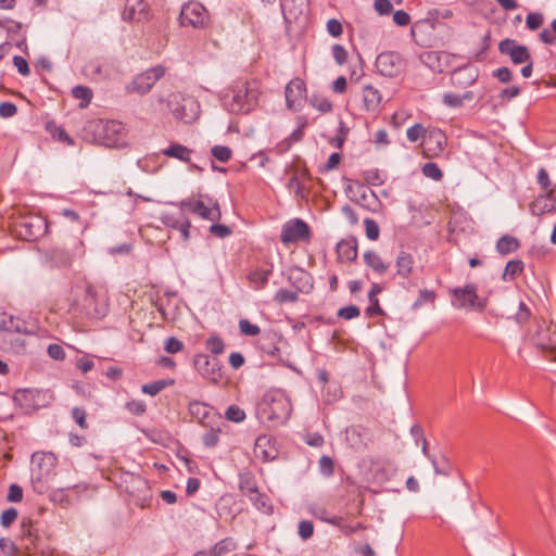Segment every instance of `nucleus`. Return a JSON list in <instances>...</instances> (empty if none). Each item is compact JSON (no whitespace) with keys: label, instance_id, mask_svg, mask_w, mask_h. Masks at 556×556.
I'll list each match as a JSON object with an SVG mask.
<instances>
[{"label":"nucleus","instance_id":"obj_1","mask_svg":"<svg viewBox=\"0 0 556 556\" xmlns=\"http://www.w3.org/2000/svg\"><path fill=\"white\" fill-rule=\"evenodd\" d=\"M262 94L256 80L235 81L223 97V106L230 113L248 114L258 105Z\"/></svg>","mask_w":556,"mask_h":556},{"label":"nucleus","instance_id":"obj_2","mask_svg":"<svg viewBox=\"0 0 556 556\" xmlns=\"http://www.w3.org/2000/svg\"><path fill=\"white\" fill-rule=\"evenodd\" d=\"M72 292L74 294L72 309L92 319H100L106 315L109 302L105 292L101 288L84 283V286L73 288Z\"/></svg>","mask_w":556,"mask_h":556},{"label":"nucleus","instance_id":"obj_3","mask_svg":"<svg viewBox=\"0 0 556 556\" xmlns=\"http://www.w3.org/2000/svg\"><path fill=\"white\" fill-rule=\"evenodd\" d=\"M292 413V404L285 391L271 389L264 393L257 404V417L271 426L286 424Z\"/></svg>","mask_w":556,"mask_h":556},{"label":"nucleus","instance_id":"obj_4","mask_svg":"<svg viewBox=\"0 0 556 556\" xmlns=\"http://www.w3.org/2000/svg\"><path fill=\"white\" fill-rule=\"evenodd\" d=\"M181 212H190L198 215L202 219L216 223L222 218V211L219 203L208 194H198L197 197H189L180 202H172Z\"/></svg>","mask_w":556,"mask_h":556},{"label":"nucleus","instance_id":"obj_5","mask_svg":"<svg viewBox=\"0 0 556 556\" xmlns=\"http://www.w3.org/2000/svg\"><path fill=\"white\" fill-rule=\"evenodd\" d=\"M31 484L34 490L43 494L49 489L50 480L56 466V457L52 453H35L31 457Z\"/></svg>","mask_w":556,"mask_h":556},{"label":"nucleus","instance_id":"obj_6","mask_svg":"<svg viewBox=\"0 0 556 556\" xmlns=\"http://www.w3.org/2000/svg\"><path fill=\"white\" fill-rule=\"evenodd\" d=\"M85 255V244L81 239L75 238L65 243L64 247H56L47 253V265L50 268H68L74 261Z\"/></svg>","mask_w":556,"mask_h":556},{"label":"nucleus","instance_id":"obj_7","mask_svg":"<svg viewBox=\"0 0 556 556\" xmlns=\"http://www.w3.org/2000/svg\"><path fill=\"white\" fill-rule=\"evenodd\" d=\"M167 105L170 109L174 117L184 122L185 124H191L199 117L200 104L191 96L184 94L181 92H173L169 94Z\"/></svg>","mask_w":556,"mask_h":556},{"label":"nucleus","instance_id":"obj_8","mask_svg":"<svg viewBox=\"0 0 556 556\" xmlns=\"http://www.w3.org/2000/svg\"><path fill=\"white\" fill-rule=\"evenodd\" d=\"M47 230L46 218L36 214L21 216L13 224V232L25 241H36L43 237Z\"/></svg>","mask_w":556,"mask_h":556},{"label":"nucleus","instance_id":"obj_9","mask_svg":"<svg viewBox=\"0 0 556 556\" xmlns=\"http://www.w3.org/2000/svg\"><path fill=\"white\" fill-rule=\"evenodd\" d=\"M178 22L181 27L204 29L211 24V15L201 2L191 0L182 4Z\"/></svg>","mask_w":556,"mask_h":556},{"label":"nucleus","instance_id":"obj_10","mask_svg":"<svg viewBox=\"0 0 556 556\" xmlns=\"http://www.w3.org/2000/svg\"><path fill=\"white\" fill-rule=\"evenodd\" d=\"M193 365L197 371L210 382L217 384L223 381V365L216 357L199 353L194 356Z\"/></svg>","mask_w":556,"mask_h":556},{"label":"nucleus","instance_id":"obj_11","mask_svg":"<svg viewBox=\"0 0 556 556\" xmlns=\"http://www.w3.org/2000/svg\"><path fill=\"white\" fill-rule=\"evenodd\" d=\"M165 67L162 65L153 66L143 73L138 74L132 81L126 86L127 92H136L138 94L148 93L157 80L165 75Z\"/></svg>","mask_w":556,"mask_h":556},{"label":"nucleus","instance_id":"obj_12","mask_svg":"<svg viewBox=\"0 0 556 556\" xmlns=\"http://www.w3.org/2000/svg\"><path fill=\"white\" fill-rule=\"evenodd\" d=\"M451 292L454 298L453 305L457 308L476 311H483L485 308V302L479 299L477 287L472 283H468L463 288H455Z\"/></svg>","mask_w":556,"mask_h":556},{"label":"nucleus","instance_id":"obj_13","mask_svg":"<svg viewBox=\"0 0 556 556\" xmlns=\"http://www.w3.org/2000/svg\"><path fill=\"white\" fill-rule=\"evenodd\" d=\"M375 65L380 75L396 77L403 72L405 64L400 53L387 51L377 56Z\"/></svg>","mask_w":556,"mask_h":556},{"label":"nucleus","instance_id":"obj_14","mask_svg":"<svg viewBox=\"0 0 556 556\" xmlns=\"http://www.w3.org/2000/svg\"><path fill=\"white\" fill-rule=\"evenodd\" d=\"M309 238V227L303 219L293 218L282 226L280 239L286 245L298 241H308Z\"/></svg>","mask_w":556,"mask_h":556},{"label":"nucleus","instance_id":"obj_15","mask_svg":"<svg viewBox=\"0 0 556 556\" xmlns=\"http://www.w3.org/2000/svg\"><path fill=\"white\" fill-rule=\"evenodd\" d=\"M498 51L501 54L509 56L515 65L523 64L532 58L526 46L519 45L515 39L509 38L500 41Z\"/></svg>","mask_w":556,"mask_h":556},{"label":"nucleus","instance_id":"obj_16","mask_svg":"<svg viewBox=\"0 0 556 556\" xmlns=\"http://www.w3.org/2000/svg\"><path fill=\"white\" fill-rule=\"evenodd\" d=\"M285 96L288 109L299 111L306 100L305 83L301 78L290 80L286 86Z\"/></svg>","mask_w":556,"mask_h":556},{"label":"nucleus","instance_id":"obj_17","mask_svg":"<svg viewBox=\"0 0 556 556\" xmlns=\"http://www.w3.org/2000/svg\"><path fill=\"white\" fill-rule=\"evenodd\" d=\"M446 146V137L440 129L428 131L422 141V153L425 157L432 159L439 156Z\"/></svg>","mask_w":556,"mask_h":556},{"label":"nucleus","instance_id":"obj_18","mask_svg":"<svg viewBox=\"0 0 556 556\" xmlns=\"http://www.w3.org/2000/svg\"><path fill=\"white\" fill-rule=\"evenodd\" d=\"M531 341L540 350H553L556 346V333L552 331L551 325L542 320L536 324Z\"/></svg>","mask_w":556,"mask_h":556},{"label":"nucleus","instance_id":"obj_19","mask_svg":"<svg viewBox=\"0 0 556 556\" xmlns=\"http://www.w3.org/2000/svg\"><path fill=\"white\" fill-rule=\"evenodd\" d=\"M124 4L123 20L141 22L148 18V4L144 0H121Z\"/></svg>","mask_w":556,"mask_h":556},{"label":"nucleus","instance_id":"obj_20","mask_svg":"<svg viewBox=\"0 0 556 556\" xmlns=\"http://www.w3.org/2000/svg\"><path fill=\"white\" fill-rule=\"evenodd\" d=\"M253 452L255 457L263 462L274 460L278 455L275 441L267 434L257 437Z\"/></svg>","mask_w":556,"mask_h":556},{"label":"nucleus","instance_id":"obj_21","mask_svg":"<svg viewBox=\"0 0 556 556\" xmlns=\"http://www.w3.org/2000/svg\"><path fill=\"white\" fill-rule=\"evenodd\" d=\"M188 409L190 415L203 426H208L214 418L219 419L212 407L199 401L191 402Z\"/></svg>","mask_w":556,"mask_h":556},{"label":"nucleus","instance_id":"obj_22","mask_svg":"<svg viewBox=\"0 0 556 556\" xmlns=\"http://www.w3.org/2000/svg\"><path fill=\"white\" fill-rule=\"evenodd\" d=\"M309 179V174L306 169L295 172L287 184V188L290 192L299 199H305L307 191L305 189V181Z\"/></svg>","mask_w":556,"mask_h":556},{"label":"nucleus","instance_id":"obj_23","mask_svg":"<svg viewBox=\"0 0 556 556\" xmlns=\"http://www.w3.org/2000/svg\"><path fill=\"white\" fill-rule=\"evenodd\" d=\"M362 98H363L364 109L367 112H378L379 111L382 97H381L380 91L376 87H374L371 85L364 86L363 90H362Z\"/></svg>","mask_w":556,"mask_h":556},{"label":"nucleus","instance_id":"obj_24","mask_svg":"<svg viewBox=\"0 0 556 556\" xmlns=\"http://www.w3.org/2000/svg\"><path fill=\"white\" fill-rule=\"evenodd\" d=\"M173 298H176L175 291H166L164 296L159 299L155 303V307L157 312L161 314L162 318L166 321H173L177 316V306H170V301Z\"/></svg>","mask_w":556,"mask_h":556},{"label":"nucleus","instance_id":"obj_25","mask_svg":"<svg viewBox=\"0 0 556 556\" xmlns=\"http://www.w3.org/2000/svg\"><path fill=\"white\" fill-rule=\"evenodd\" d=\"M414 264L413 255L408 252L401 251L395 261L396 275L403 279L409 278L414 270Z\"/></svg>","mask_w":556,"mask_h":556},{"label":"nucleus","instance_id":"obj_26","mask_svg":"<svg viewBox=\"0 0 556 556\" xmlns=\"http://www.w3.org/2000/svg\"><path fill=\"white\" fill-rule=\"evenodd\" d=\"M162 154L167 157L188 163L190 162L192 150L184 144L173 142L167 148L162 150Z\"/></svg>","mask_w":556,"mask_h":556},{"label":"nucleus","instance_id":"obj_27","mask_svg":"<svg viewBox=\"0 0 556 556\" xmlns=\"http://www.w3.org/2000/svg\"><path fill=\"white\" fill-rule=\"evenodd\" d=\"M338 257L344 262L355 261L357 257V243L354 239L341 240L337 244Z\"/></svg>","mask_w":556,"mask_h":556},{"label":"nucleus","instance_id":"obj_28","mask_svg":"<svg viewBox=\"0 0 556 556\" xmlns=\"http://www.w3.org/2000/svg\"><path fill=\"white\" fill-rule=\"evenodd\" d=\"M271 273H273L271 266L266 267V268L261 267V268H256V269L252 270L248 276L250 285L255 290L264 289L268 283Z\"/></svg>","mask_w":556,"mask_h":556},{"label":"nucleus","instance_id":"obj_29","mask_svg":"<svg viewBox=\"0 0 556 556\" xmlns=\"http://www.w3.org/2000/svg\"><path fill=\"white\" fill-rule=\"evenodd\" d=\"M104 138L106 139L105 144L115 146L118 142V136L124 131V125L117 121H108L102 126Z\"/></svg>","mask_w":556,"mask_h":556},{"label":"nucleus","instance_id":"obj_30","mask_svg":"<svg viewBox=\"0 0 556 556\" xmlns=\"http://www.w3.org/2000/svg\"><path fill=\"white\" fill-rule=\"evenodd\" d=\"M519 248V240L510 235L502 236L496 242V251L503 256L516 252Z\"/></svg>","mask_w":556,"mask_h":556},{"label":"nucleus","instance_id":"obj_31","mask_svg":"<svg viewBox=\"0 0 556 556\" xmlns=\"http://www.w3.org/2000/svg\"><path fill=\"white\" fill-rule=\"evenodd\" d=\"M364 262L378 275L386 274L389 268L388 264H386L381 256L375 251H367L364 254Z\"/></svg>","mask_w":556,"mask_h":556},{"label":"nucleus","instance_id":"obj_32","mask_svg":"<svg viewBox=\"0 0 556 556\" xmlns=\"http://www.w3.org/2000/svg\"><path fill=\"white\" fill-rule=\"evenodd\" d=\"M253 493L254 494L248 496L253 506L263 514H271L273 505L269 497L266 494L261 493L258 489Z\"/></svg>","mask_w":556,"mask_h":556},{"label":"nucleus","instance_id":"obj_33","mask_svg":"<svg viewBox=\"0 0 556 556\" xmlns=\"http://www.w3.org/2000/svg\"><path fill=\"white\" fill-rule=\"evenodd\" d=\"M396 472V467L393 463L387 462L379 464L374 469V477L379 482L390 480Z\"/></svg>","mask_w":556,"mask_h":556},{"label":"nucleus","instance_id":"obj_34","mask_svg":"<svg viewBox=\"0 0 556 556\" xmlns=\"http://www.w3.org/2000/svg\"><path fill=\"white\" fill-rule=\"evenodd\" d=\"M523 268L525 264L521 260H511L507 262L502 279L504 281H511L523 271Z\"/></svg>","mask_w":556,"mask_h":556},{"label":"nucleus","instance_id":"obj_35","mask_svg":"<svg viewBox=\"0 0 556 556\" xmlns=\"http://www.w3.org/2000/svg\"><path fill=\"white\" fill-rule=\"evenodd\" d=\"M257 489V482L251 473L245 472L240 475L239 490L242 493V495L248 497L249 495L254 494L253 492H255Z\"/></svg>","mask_w":556,"mask_h":556},{"label":"nucleus","instance_id":"obj_36","mask_svg":"<svg viewBox=\"0 0 556 556\" xmlns=\"http://www.w3.org/2000/svg\"><path fill=\"white\" fill-rule=\"evenodd\" d=\"M237 544L231 538H225L210 548L212 556H225L235 551Z\"/></svg>","mask_w":556,"mask_h":556},{"label":"nucleus","instance_id":"obj_37","mask_svg":"<svg viewBox=\"0 0 556 556\" xmlns=\"http://www.w3.org/2000/svg\"><path fill=\"white\" fill-rule=\"evenodd\" d=\"M72 94L75 99L80 100L79 108H87L92 100V90L86 86H76L72 90Z\"/></svg>","mask_w":556,"mask_h":556},{"label":"nucleus","instance_id":"obj_38","mask_svg":"<svg viewBox=\"0 0 556 556\" xmlns=\"http://www.w3.org/2000/svg\"><path fill=\"white\" fill-rule=\"evenodd\" d=\"M188 217L185 216V212L179 213V215L173 214V213H163L161 215V222L163 225L167 228L176 229L178 230L180 225H182V222L186 220Z\"/></svg>","mask_w":556,"mask_h":556},{"label":"nucleus","instance_id":"obj_39","mask_svg":"<svg viewBox=\"0 0 556 556\" xmlns=\"http://www.w3.org/2000/svg\"><path fill=\"white\" fill-rule=\"evenodd\" d=\"M553 210V204L547 202L545 197H538L530 206L531 213L536 216H542Z\"/></svg>","mask_w":556,"mask_h":556},{"label":"nucleus","instance_id":"obj_40","mask_svg":"<svg viewBox=\"0 0 556 556\" xmlns=\"http://www.w3.org/2000/svg\"><path fill=\"white\" fill-rule=\"evenodd\" d=\"M207 427H210V430L203 434L202 442L206 447L213 448L219 442L220 429L218 427H214L212 424Z\"/></svg>","mask_w":556,"mask_h":556},{"label":"nucleus","instance_id":"obj_41","mask_svg":"<svg viewBox=\"0 0 556 556\" xmlns=\"http://www.w3.org/2000/svg\"><path fill=\"white\" fill-rule=\"evenodd\" d=\"M205 348L213 354V355H220L225 351V342L222 339V337L214 334L211 336L205 341Z\"/></svg>","mask_w":556,"mask_h":556},{"label":"nucleus","instance_id":"obj_42","mask_svg":"<svg viewBox=\"0 0 556 556\" xmlns=\"http://www.w3.org/2000/svg\"><path fill=\"white\" fill-rule=\"evenodd\" d=\"M173 381H166V380H157L153 381L151 383H146L141 387V391L144 394H149L151 396H154L159 394L163 389L170 386Z\"/></svg>","mask_w":556,"mask_h":556},{"label":"nucleus","instance_id":"obj_43","mask_svg":"<svg viewBox=\"0 0 556 556\" xmlns=\"http://www.w3.org/2000/svg\"><path fill=\"white\" fill-rule=\"evenodd\" d=\"M311 104L321 113H328L332 110V103L331 101L324 97V96H317L314 94L311 98Z\"/></svg>","mask_w":556,"mask_h":556},{"label":"nucleus","instance_id":"obj_44","mask_svg":"<svg viewBox=\"0 0 556 556\" xmlns=\"http://www.w3.org/2000/svg\"><path fill=\"white\" fill-rule=\"evenodd\" d=\"M421 172L422 174L428 177V178H431L435 181H440L442 178H443V173L442 170L440 169V167L433 163V162H428L426 163L422 168H421Z\"/></svg>","mask_w":556,"mask_h":556},{"label":"nucleus","instance_id":"obj_45","mask_svg":"<svg viewBox=\"0 0 556 556\" xmlns=\"http://www.w3.org/2000/svg\"><path fill=\"white\" fill-rule=\"evenodd\" d=\"M225 417L229 421L241 422L245 419L247 415L241 407L230 405L225 412Z\"/></svg>","mask_w":556,"mask_h":556},{"label":"nucleus","instance_id":"obj_46","mask_svg":"<svg viewBox=\"0 0 556 556\" xmlns=\"http://www.w3.org/2000/svg\"><path fill=\"white\" fill-rule=\"evenodd\" d=\"M427 134L428 131L421 124H415L412 127H409L406 131L407 139L410 142H417L421 138L425 139Z\"/></svg>","mask_w":556,"mask_h":556},{"label":"nucleus","instance_id":"obj_47","mask_svg":"<svg viewBox=\"0 0 556 556\" xmlns=\"http://www.w3.org/2000/svg\"><path fill=\"white\" fill-rule=\"evenodd\" d=\"M239 330L241 334L248 337H255L261 332V329L257 325H254L250 320L244 318L239 320Z\"/></svg>","mask_w":556,"mask_h":556},{"label":"nucleus","instance_id":"obj_48","mask_svg":"<svg viewBox=\"0 0 556 556\" xmlns=\"http://www.w3.org/2000/svg\"><path fill=\"white\" fill-rule=\"evenodd\" d=\"M319 471L325 477H331L334 473V464L331 457L323 455L318 462Z\"/></svg>","mask_w":556,"mask_h":556},{"label":"nucleus","instance_id":"obj_49","mask_svg":"<svg viewBox=\"0 0 556 556\" xmlns=\"http://www.w3.org/2000/svg\"><path fill=\"white\" fill-rule=\"evenodd\" d=\"M435 300V293L431 290H420L419 291V295H418V299L414 302L413 304V309H418L419 307H421L424 304L430 302H434Z\"/></svg>","mask_w":556,"mask_h":556},{"label":"nucleus","instance_id":"obj_50","mask_svg":"<svg viewBox=\"0 0 556 556\" xmlns=\"http://www.w3.org/2000/svg\"><path fill=\"white\" fill-rule=\"evenodd\" d=\"M544 22V16L542 13L532 12L529 13L526 17V25L530 30L539 29Z\"/></svg>","mask_w":556,"mask_h":556},{"label":"nucleus","instance_id":"obj_51","mask_svg":"<svg viewBox=\"0 0 556 556\" xmlns=\"http://www.w3.org/2000/svg\"><path fill=\"white\" fill-rule=\"evenodd\" d=\"M212 155L219 162L226 163L231 159V150L226 146H215L212 148Z\"/></svg>","mask_w":556,"mask_h":556},{"label":"nucleus","instance_id":"obj_52","mask_svg":"<svg viewBox=\"0 0 556 556\" xmlns=\"http://www.w3.org/2000/svg\"><path fill=\"white\" fill-rule=\"evenodd\" d=\"M298 293L287 289H280L275 294V300L278 303H294L298 301Z\"/></svg>","mask_w":556,"mask_h":556},{"label":"nucleus","instance_id":"obj_53","mask_svg":"<svg viewBox=\"0 0 556 556\" xmlns=\"http://www.w3.org/2000/svg\"><path fill=\"white\" fill-rule=\"evenodd\" d=\"M364 225L367 238L372 241L377 240L380 233L379 225L371 218H366Z\"/></svg>","mask_w":556,"mask_h":556},{"label":"nucleus","instance_id":"obj_54","mask_svg":"<svg viewBox=\"0 0 556 556\" xmlns=\"http://www.w3.org/2000/svg\"><path fill=\"white\" fill-rule=\"evenodd\" d=\"M184 348V343L175 337H168L164 343V350L169 354L179 353Z\"/></svg>","mask_w":556,"mask_h":556},{"label":"nucleus","instance_id":"obj_55","mask_svg":"<svg viewBox=\"0 0 556 556\" xmlns=\"http://www.w3.org/2000/svg\"><path fill=\"white\" fill-rule=\"evenodd\" d=\"M359 315H361V309L356 305H349V306H345V307H341L338 311V316L340 318L345 319V320H350V319L356 318Z\"/></svg>","mask_w":556,"mask_h":556},{"label":"nucleus","instance_id":"obj_56","mask_svg":"<svg viewBox=\"0 0 556 556\" xmlns=\"http://www.w3.org/2000/svg\"><path fill=\"white\" fill-rule=\"evenodd\" d=\"M314 534V525L309 520H302L299 522V535L302 540L306 541Z\"/></svg>","mask_w":556,"mask_h":556},{"label":"nucleus","instance_id":"obj_57","mask_svg":"<svg viewBox=\"0 0 556 556\" xmlns=\"http://www.w3.org/2000/svg\"><path fill=\"white\" fill-rule=\"evenodd\" d=\"M443 103L448 108H460L464 104V98H460L459 94L447 92L443 94L442 98Z\"/></svg>","mask_w":556,"mask_h":556},{"label":"nucleus","instance_id":"obj_58","mask_svg":"<svg viewBox=\"0 0 556 556\" xmlns=\"http://www.w3.org/2000/svg\"><path fill=\"white\" fill-rule=\"evenodd\" d=\"M126 408L132 415L140 416V415L144 414V412L147 409V405L141 400H131L126 403Z\"/></svg>","mask_w":556,"mask_h":556},{"label":"nucleus","instance_id":"obj_59","mask_svg":"<svg viewBox=\"0 0 556 556\" xmlns=\"http://www.w3.org/2000/svg\"><path fill=\"white\" fill-rule=\"evenodd\" d=\"M17 518V510L13 507L5 509L1 514L0 522L4 528L10 527Z\"/></svg>","mask_w":556,"mask_h":556},{"label":"nucleus","instance_id":"obj_60","mask_svg":"<svg viewBox=\"0 0 556 556\" xmlns=\"http://www.w3.org/2000/svg\"><path fill=\"white\" fill-rule=\"evenodd\" d=\"M48 355L55 361H63L66 356L62 345L53 343L48 346Z\"/></svg>","mask_w":556,"mask_h":556},{"label":"nucleus","instance_id":"obj_61","mask_svg":"<svg viewBox=\"0 0 556 556\" xmlns=\"http://www.w3.org/2000/svg\"><path fill=\"white\" fill-rule=\"evenodd\" d=\"M210 232L217 238H226L232 233L230 227L222 224H213L210 227Z\"/></svg>","mask_w":556,"mask_h":556},{"label":"nucleus","instance_id":"obj_62","mask_svg":"<svg viewBox=\"0 0 556 556\" xmlns=\"http://www.w3.org/2000/svg\"><path fill=\"white\" fill-rule=\"evenodd\" d=\"M531 317V312L525 302L519 303V309L515 315V320L518 324H525Z\"/></svg>","mask_w":556,"mask_h":556},{"label":"nucleus","instance_id":"obj_63","mask_svg":"<svg viewBox=\"0 0 556 556\" xmlns=\"http://www.w3.org/2000/svg\"><path fill=\"white\" fill-rule=\"evenodd\" d=\"M332 56L339 65H342L348 60V51L341 45H334L332 47Z\"/></svg>","mask_w":556,"mask_h":556},{"label":"nucleus","instance_id":"obj_64","mask_svg":"<svg viewBox=\"0 0 556 556\" xmlns=\"http://www.w3.org/2000/svg\"><path fill=\"white\" fill-rule=\"evenodd\" d=\"M13 64H14V66L16 67L17 72L21 75L28 76L30 74V70H29L28 63H27V61L23 56L15 55L13 58Z\"/></svg>","mask_w":556,"mask_h":556}]
</instances>
